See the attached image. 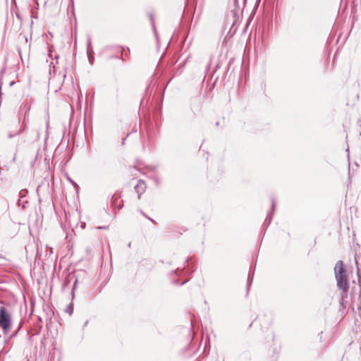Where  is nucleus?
<instances>
[{"label": "nucleus", "mask_w": 361, "mask_h": 361, "mask_svg": "<svg viewBox=\"0 0 361 361\" xmlns=\"http://www.w3.org/2000/svg\"><path fill=\"white\" fill-rule=\"evenodd\" d=\"M334 273L338 287L342 290L344 295H346L349 285L343 261L339 260L336 262L334 267Z\"/></svg>", "instance_id": "obj_1"}, {"label": "nucleus", "mask_w": 361, "mask_h": 361, "mask_svg": "<svg viewBox=\"0 0 361 361\" xmlns=\"http://www.w3.org/2000/svg\"><path fill=\"white\" fill-rule=\"evenodd\" d=\"M0 327L4 335H8L12 327L11 314L3 306L0 307Z\"/></svg>", "instance_id": "obj_2"}, {"label": "nucleus", "mask_w": 361, "mask_h": 361, "mask_svg": "<svg viewBox=\"0 0 361 361\" xmlns=\"http://www.w3.org/2000/svg\"><path fill=\"white\" fill-rule=\"evenodd\" d=\"M145 183L143 180H140L137 184L135 186V190L138 193L139 198H140V195L145 192Z\"/></svg>", "instance_id": "obj_3"}, {"label": "nucleus", "mask_w": 361, "mask_h": 361, "mask_svg": "<svg viewBox=\"0 0 361 361\" xmlns=\"http://www.w3.org/2000/svg\"><path fill=\"white\" fill-rule=\"evenodd\" d=\"M24 130V128H20L14 132H11V133H9L8 135V137L9 138H12L15 135H19L20 133H21V132H23Z\"/></svg>", "instance_id": "obj_4"}, {"label": "nucleus", "mask_w": 361, "mask_h": 361, "mask_svg": "<svg viewBox=\"0 0 361 361\" xmlns=\"http://www.w3.org/2000/svg\"><path fill=\"white\" fill-rule=\"evenodd\" d=\"M141 214L145 217H146L147 219H149L150 221H152L153 224H156V221L153 219H152V218L149 217L148 216H147L144 212H141Z\"/></svg>", "instance_id": "obj_5"}, {"label": "nucleus", "mask_w": 361, "mask_h": 361, "mask_svg": "<svg viewBox=\"0 0 361 361\" xmlns=\"http://www.w3.org/2000/svg\"><path fill=\"white\" fill-rule=\"evenodd\" d=\"M23 108L25 109V114H26L27 111H30V104H27V103H25V104H24Z\"/></svg>", "instance_id": "obj_6"}, {"label": "nucleus", "mask_w": 361, "mask_h": 361, "mask_svg": "<svg viewBox=\"0 0 361 361\" xmlns=\"http://www.w3.org/2000/svg\"><path fill=\"white\" fill-rule=\"evenodd\" d=\"M71 183L74 185H76L75 183L71 181Z\"/></svg>", "instance_id": "obj_7"}]
</instances>
